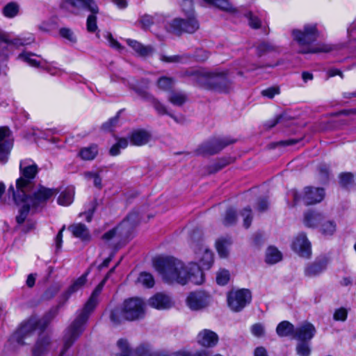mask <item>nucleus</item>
<instances>
[{
    "label": "nucleus",
    "instance_id": "7",
    "mask_svg": "<svg viewBox=\"0 0 356 356\" xmlns=\"http://www.w3.org/2000/svg\"><path fill=\"white\" fill-rule=\"evenodd\" d=\"M47 324L44 320L32 317L23 323L17 330L13 334V339L19 344L26 343L25 339L31 336L35 331L44 330Z\"/></svg>",
    "mask_w": 356,
    "mask_h": 356
},
{
    "label": "nucleus",
    "instance_id": "38",
    "mask_svg": "<svg viewBox=\"0 0 356 356\" xmlns=\"http://www.w3.org/2000/svg\"><path fill=\"white\" fill-rule=\"evenodd\" d=\"M87 275L88 273L82 275L72 283L66 292V299H67L72 293L76 292L85 285L87 281Z\"/></svg>",
    "mask_w": 356,
    "mask_h": 356
},
{
    "label": "nucleus",
    "instance_id": "33",
    "mask_svg": "<svg viewBox=\"0 0 356 356\" xmlns=\"http://www.w3.org/2000/svg\"><path fill=\"white\" fill-rule=\"evenodd\" d=\"M69 229L74 236L82 241L88 240L90 234L86 226L81 223L74 224L69 227Z\"/></svg>",
    "mask_w": 356,
    "mask_h": 356
},
{
    "label": "nucleus",
    "instance_id": "21",
    "mask_svg": "<svg viewBox=\"0 0 356 356\" xmlns=\"http://www.w3.org/2000/svg\"><path fill=\"white\" fill-rule=\"evenodd\" d=\"M197 343L204 348L215 347L219 341L216 332L209 329H203L198 332L196 337Z\"/></svg>",
    "mask_w": 356,
    "mask_h": 356
},
{
    "label": "nucleus",
    "instance_id": "35",
    "mask_svg": "<svg viewBox=\"0 0 356 356\" xmlns=\"http://www.w3.org/2000/svg\"><path fill=\"white\" fill-rule=\"evenodd\" d=\"M296 327L289 321H284L278 324L276 328L277 334L282 337L292 336L295 334Z\"/></svg>",
    "mask_w": 356,
    "mask_h": 356
},
{
    "label": "nucleus",
    "instance_id": "40",
    "mask_svg": "<svg viewBox=\"0 0 356 356\" xmlns=\"http://www.w3.org/2000/svg\"><path fill=\"white\" fill-rule=\"evenodd\" d=\"M296 351L298 356H310L312 353L310 342L298 341L296 347Z\"/></svg>",
    "mask_w": 356,
    "mask_h": 356
},
{
    "label": "nucleus",
    "instance_id": "57",
    "mask_svg": "<svg viewBox=\"0 0 356 356\" xmlns=\"http://www.w3.org/2000/svg\"><path fill=\"white\" fill-rule=\"evenodd\" d=\"M95 203L94 202H90L88 208L84 212L80 213L81 217H83L88 222H90L92 219L93 212L95 209Z\"/></svg>",
    "mask_w": 356,
    "mask_h": 356
},
{
    "label": "nucleus",
    "instance_id": "36",
    "mask_svg": "<svg viewBox=\"0 0 356 356\" xmlns=\"http://www.w3.org/2000/svg\"><path fill=\"white\" fill-rule=\"evenodd\" d=\"M282 258V253L280 251L274 246H270L266 251V262L269 264H274L280 261Z\"/></svg>",
    "mask_w": 356,
    "mask_h": 356
},
{
    "label": "nucleus",
    "instance_id": "19",
    "mask_svg": "<svg viewBox=\"0 0 356 356\" xmlns=\"http://www.w3.org/2000/svg\"><path fill=\"white\" fill-rule=\"evenodd\" d=\"M72 13H78L79 10L86 9L92 13H98L99 8L94 0H68L63 6Z\"/></svg>",
    "mask_w": 356,
    "mask_h": 356
},
{
    "label": "nucleus",
    "instance_id": "62",
    "mask_svg": "<svg viewBox=\"0 0 356 356\" xmlns=\"http://www.w3.org/2000/svg\"><path fill=\"white\" fill-rule=\"evenodd\" d=\"M118 116L113 118L102 125V129L104 130L108 131H112L113 129L115 127V124L118 122Z\"/></svg>",
    "mask_w": 356,
    "mask_h": 356
},
{
    "label": "nucleus",
    "instance_id": "29",
    "mask_svg": "<svg viewBox=\"0 0 356 356\" xmlns=\"http://www.w3.org/2000/svg\"><path fill=\"white\" fill-rule=\"evenodd\" d=\"M25 196H26V195L24 196L21 195L22 200H16L13 197V195H12V200H10L9 198V202L13 201L16 204L21 205V207H22L19 210V214L16 217V220L18 224H22L24 222V220L26 218L27 215L29 212L30 208H32V207L31 205H29V204H28V202H26Z\"/></svg>",
    "mask_w": 356,
    "mask_h": 356
},
{
    "label": "nucleus",
    "instance_id": "44",
    "mask_svg": "<svg viewBox=\"0 0 356 356\" xmlns=\"http://www.w3.org/2000/svg\"><path fill=\"white\" fill-rule=\"evenodd\" d=\"M168 100L173 105L181 106L186 101V96L181 92H173L170 95Z\"/></svg>",
    "mask_w": 356,
    "mask_h": 356
},
{
    "label": "nucleus",
    "instance_id": "48",
    "mask_svg": "<svg viewBox=\"0 0 356 356\" xmlns=\"http://www.w3.org/2000/svg\"><path fill=\"white\" fill-rule=\"evenodd\" d=\"M41 70H43L50 74L52 76L60 75L62 73V70L54 65V63H49L44 60V65L42 67Z\"/></svg>",
    "mask_w": 356,
    "mask_h": 356
},
{
    "label": "nucleus",
    "instance_id": "17",
    "mask_svg": "<svg viewBox=\"0 0 356 356\" xmlns=\"http://www.w3.org/2000/svg\"><path fill=\"white\" fill-rule=\"evenodd\" d=\"M195 259L200 263V266L195 262L202 271V269H209L211 268L213 261V252L203 244L196 245L194 248Z\"/></svg>",
    "mask_w": 356,
    "mask_h": 356
},
{
    "label": "nucleus",
    "instance_id": "5",
    "mask_svg": "<svg viewBox=\"0 0 356 356\" xmlns=\"http://www.w3.org/2000/svg\"><path fill=\"white\" fill-rule=\"evenodd\" d=\"M20 177L16 181V190L13 186L8 188V193L12 194L16 200H22L21 195L30 193L33 186V179L38 172L37 164L31 159H24L19 163Z\"/></svg>",
    "mask_w": 356,
    "mask_h": 356
},
{
    "label": "nucleus",
    "instance_id": "51",
    "mask_svg": "<svg viewBox=\"0 0 356 356\" xmlns=\"http://www.w3.org/2000/svg\"><path fill=\"white\" fill-rule=\"evenodd\" d=\"M97 13H91V14L88 17V19H87V22H86L87 30H88V31L91 32V33L95 32L97 29V17L95 15Z\"/></svg>",
    "mask_w": 356,
    "mask_h": 356
},
{
    "label": "nucleus",
    "instance_id": "52",
    "mask_svg": "<svg viewBox=\"0 0 356 356\" xmlns=\"http://www.w3.org/2000/svg\"><path fill=\"white\" fill-rule=\"evenodd\" d=\"M84 177L87 179H93L94 186L97 188H102V178L99 174L94 172H86L84 173Z\"/></svg>",
    "mask_w": 356,
    "mask_h": 356
},
{
    "label": "nucleus",
    "instance_id": "53",
    "mask_svg": "<svg viewBox=\"0 0 356 356\" xmlns=\"http://www.w3.org/2000/svg\"><path fill=\"white\" fill-rule=\"evenodd\" d=\"M60 35L69 42H75L76 41V35L74 32L67 28H62L59 31Z\"/></svg>",
    "mask_w": 356,
    "mask_h": 356
},
{
    "label": "nucleus",
    "instance_id": "49",
    "mask_svg": "<svg viewBox=\"0 0 356 356\" xmlns=\"http://www.w3.org/2000/svg\"><path fill=\"white\" fill-rule=\"evenodd\" d=\"M157 84L159 88L163 90H168L174 84V80L170 77L163 76L158 80Z\"/></svg>",
    "mask_w": 356,
    "mask_h": 356
},
{
    "label": "nucleus",
    "instance_id": "60",
    "mask_svg": "<svg viewBox=\"0 0 356 356\" xmlns=\"http://www.w3.org/2000/svg\"><path fill=\"white\" fill-rule=\"evenodd\" d=\"M353 180V175L350 172L342 173L340 175V183L341 185L346 186Z\"/></svg>",
    "mask_w": 356,
    "mask_h": 356
},
{
    "label": "nucleus",
    "instance_id": "10",
    "mask_svg": "<svg viewBox=\"0 0 356 356\" xmlns=\"http://www.w3.org/2000/svg\"><path fill=\"white\" fill-rule=\"evenodd\" d=\"M294 204H298L300 200L305 204L309 205L321 202L325 196V192L322 188L306 187L302 194H299L295 191H291Z\"/></svg>",
    "mask_w": 356,
    "mask_h": 356
},
{
    "label": "nucleus",
    "instance_id": "47",
    "mask_svg": "<svg viewBox=\"0 0 356 356\" xmlns=\"http://www.w3.org/2000/svg\"><path fill=\"white\" fill-rule=\"evenodd\" d=\"M241 216L243 218V227L246 229L250 227L252 220V213L250 208H244L241 213Z\"/></svg>",
    "mask_w": 356,
    "mask_h": 356
},
{
    "label": "nucleus",
    "instance_id": "30",
    "mask_svg": "<svg viewBox=\"0 0 356 356\" xmlns=\"http://www.w3.org/2000/svg\"><path fill=\"white\" fill-rule=\"evenodd\" d=\"M20 4L16 1H10L6 3L2 8L3 15L8 19H13L20 14Z\"/></svg>",
    "mask_w": 356,
    "mask_h": 356
},
{
    "label": "nucleus",
    "instance_id": "15",
    "mask_svg": "<svg viewBox=\"0 0 356 356\" xmlns=\"http://www.w3.org/2000/svg\"><path fill=\"white\" fill-rule=\"evenodd\" d=\"M13 147V139L10 131L6 127H0V163L6 164Z\"/></svg>",
    "mask_w": 356,
    "mask_h": 356
},
{
    "label": "nucleus",
    "instance_id": "59",
    "mask_svg": "<svg viewBox=\"0 0 356 356\" xmlns=\"http://www.w3.org/2000/svg\"><path fill=\"white\" fill-rule=\"evenodd\" d=\"M279 93L280 88L278 87H270L261 91V95L264 97H266L269 99L273 98L276 95H278Z\"/></svg>",
    "mask_w": 356,
    "mask_h": 356
},
{
    "label": "nucleus",
    "instance_id": "28",
    "mask_svg": "<svg viewBox=\"0 0 356 356\" xmlns=\"http://www.w3.org/2000/svg\"><path fill=\"white\" fill-rule=\"evenodd\" d=\"M232 244V238L229 236L220 237L216 241V248L220 257H228Z\"/></svg>",
    "mask_w": 356,
    "mask_h": 356
},
{
    "label": "nucleus",
    "instance_id": "58",
    "mask_svg": "<svg viewBox=\"0 0 356 356\" xmlns=\"http://www.w3.org/2000/svg\"><path fill=\"white\" fill-rule=\"evenodd\" d=\"M275 49L273 44L268 42H262L257 47L259 54L275 51Z\"/></svg>",
    "mask_w": 356,
    "mask_h": 356
},
{
    "label": "nucleus",
    "instance_id": "37",
    "mask_svg": "<svg viewBox=\"0 0 356 356\" xmlns=\"http://www.w3.org/2000/svg\"><path fill=\"white\" fill-rule=\"evenodd\" d=\"M74 189L73 187H68L61 192L58 198V203L62 206H68L72 204L74 200Z\"/></svg>",
    "mask_w": 356,
    "mask_h": 356
},
{
    "label": "nucleus",
    "instance_id": "43",
    "mask_svg": "<svg viewBox=\"0 0 356 356\" xmlns=\"http://www.w3.org/2000/svg\"><path fill=\"white\" fill-rule=\"evenodd\" d=\"M337 229V225L334 221L327 220L323 222L321 226V232L325 236H332Z\"/></svg>",
    "mask_w": 356,
    "mask_h": 356
},
{
    "label": "nucleus",
    "instance_id": "56",
    "mask_svg": "<svg viewBox=\"0 0 356 356\" xmlns=\"http://www.w3.org/2000/svg\"><path fill=\"white\" fill-rule=\"evenodd\" d=\"M246 17L248 19L249 24L254 29H258L260 27L261 22L259 18L255 16L252 12H249L246 14Z\"/></svg>",
    "mask_w": 356,
    "mask_h": 356
},
{
    "label": "nucleus",
    "instance_id": "22",
    "mask_svg": "<svg viewBox=\"0 0 356 356\" xmlns=\"http://www.w3.org/2000/svg\"><path fill=\"white\" fill-rule=\"evenodd\" d=\"M148 305L156 309H168L174 305L172 298L168 294L157 293L148 300Z\"/></svg>",
    "mask_w": 356,
    "mask_h": 356
},
{
    "label": "nucleus",
    "instance_id": "4",
    "mask_svg": "<svg viewBox=\"0 0 356 356\" xmlns=\"http://www.w3.org/2000/svg\"><path fill=\"white\" fill-rule=\"evenodd\" d=\"M319 33L314 24H305L301 29L292 31V36L300 47V52L303 54L327 52L331 48L326 44H313Z\"/></svg>",
    "mask_w": 356,
    "mask_h": 356
},
{
    "label": "nucleus",
    "instance_id": "46",
    "mask_svg": "<svg viewBox=\"0 0 356 356\" xmlns=\"http://www.w3.org/2000/svg\"><path fill=\"white\" fill-rule=\"evenodd\" d=\"M216 279L218 284L224 286L229 281L230 273L227 270L220 269L217 272Z\"/></svg>",
    "mask_w": 356,
    "mask_h": 356
},
{
    "label": "nucleus",
    "instance_id": "32",
    "mask_svg": "<svg viewBox=\"0 0 356 356\" xmlns=\"http://www.w3.org/2000/svg\"><path fill=\"white\" fill-rule=\"evenodd\" d=\"M126 42L127 44L140 56H147L151 54L153 51V49L150 46H144L136 40L127 39Z\"/></svg>",
    "mask_w": 356,
    "mask_h": 356
},
{
    "label": "nucleus",
    "instance_id": "39",
    "mask_svg": "<svg viewBox=\"0 0 356 356\" xmlns=\"http://www.w3.org/2000/svg\"><path fill=\"white\" fill-rule=\"evenodd\" d=\"M97 147L92 145L81 149L79 156L83 160H92L97 154Z\"/></svg>",
    "mask_w": 356,
    "mask_h": 356
},
{
    "label": "nucleus",
    "instance_id": "3",
    "mask_svg": "<svg viewBox=\"0 0 356 356\" xmlns=\"http://www.w3.org/2000/svg\"><path fill=\"white\" fill-rule=\"evenodd\" d=\"M145 315V303L138 298L125 300L120 307L111 311L110 321L113 325H118L124 321H134L143 318Z\"/></svg>",
    "mask_w": 356,
    "mask_h": 356
},
{
    "label": "nucleus",
    "instance_id": "2",
    "mask_svg": "<svg viewBox=\"0 0 356 356\" xmlns=\"http://www.w3.org/2000/svg\"><path fill=\"white\" fill-rule=\"evenodd\" d=\"M115 268V266L111 268L107 273L106 277L96 286L83 309L80 311L76 318L66 329L63 337V346L60 356L65 355L67 350L72 346L74 341L83 332L84 325L88 321L90 314L92 312L98 302V296L102 292L106 280L109 275L113 273Z\"/></svg>",
    "mask_w": 356,
    "mask_h": 356
},
{
    "label": "nucleus",
    "instance_id": "24",
    "mask_svg": "<svg viewBox=\"0 0 356 356\" xmlns=\"http://www.w3.org/2000/svg\"><path fill=\"white\" fill-rule=\"evenodd\" d=\"M136 91L141 98L146 101L150 102L158 113L161 115H168L175 121H178L177 118L174 115L168 112L167 108L162 103L152 97L149 93L147 92V91L142 89H136Z\"/></svg>",
    "mask_w": 356,
    "mask_h": 356
},
{
    "label": "nucleus",
    "instance_id": "26",
    "mask_svg": "<svg viewBox=\"0 0 356 356\" xmlns=\"http://www.w3.org/2000/svg\"><path fill=\"white\" fill-rule=\"evenodd\" d=\"M232 143V141H229L227 139L214 140L211 143L202 145L201 147L202 152L209 154H214Z\"/></svg>",
    "mask_w": 356,
    "mask_h": 356
},
{
    "label": "nucleus",
    "instance_id": "9",
    "mask_svg": "<svg viewBox=\"0 0 356 356\" xmlns=\"http://www.w3.org/2000/svg\"><path fill=\"white\" fill-rule=\"evenodd\" d=\"M199 29V23L195 15L185 16L184 18H176L170 24V31L176 34L183 32L192 33Z\"/></svg>",
    "mask_w": 356,
    "mask_h": 356
},
{
    "label": "nucleus",
    "instance_id": "18",
    "mask_svg": "<svg viewBox=\"0 0 356 356\" xmlns=\"http://www.w3.org/2000/svg\"><path fill=\"white\" fill-rule=\"evenodd\" d=\"M56 346V343L52 341L49 336H42L36 341L32 349V356H47Z\"/></svg>",
    "mask_w": 356,
    "mask_h": 356
},
{
    "label": "nucleus",
    "instance_id": "25",
    "mask_svg": "<svg viewBox=\"0 0 356 356\" xmlns=\"http://www.w3.org/2000/svg\"><path fill=\"white\" fill-rule=\"evenodd\" d=\"M151 139V134L144 129L134 130L130 135V142L133 145L143 146Z\"/></svg>",
    "mask_w": 356,
    "mask_h": 356
},
{
    "label": "nucleus",
    "instance_id": "23",
    "mask_svg": "<svg viewBox=\"0 0 356 356\" xmlns=\"http://www.w3.org/2000/svg\"><path fill=\"white\" fill-rule=\"evenodd\" d=\"M328 260L326 257L316 259L314 262L308 264L305 268V275L309 277L319 275L327 268Z\"/></svg>",
    "mask_w": 356,
    "mask_h": 356
},
{
    "label": "nucleus",
    "instance_id": "12",
    "mask_svg": "<svg viewBox=\"0 0 356 356\" xmlns=\"http://www.w3.org/2000/svg\"><path fill=\"white\" fill-rule=\"evenodd\" d=\"M140 220L141 217L140 213L138 211H134L127 216V218L124 220L119 226L105 233L103 236V238L109 241L118 234H123L124 229L128 232L134 226L138 225Z\"/></svg>",
    "mask_w": 356,
    "mask_h": 356
},
{
    "label": "nucleus",
    "instance_id": "31",
    "mask_svg": "<svg viewBox=\"0 0 356 356\" xmlns=\"http://www.w3.org/2000/svg\"><path fill=\"white\" fill-rule=\"evenodd\" d=\"M323 217L321 213L309 211L305 213L304 216V224L308 227H316L323 220Z\"/></svg>",
    "mask_w": 356,
    "mask_h": 356
},
{
    "label": "nucleus",
    "instance_id": "34",
    "mask_svg": "<svg viewBox=\"0 0 356 356\" xmlns=\"http://www.w3.org/2000/svg\"><path fill=\"white\" fill-rule=\"evenodd\" d=\"M208 5L215 6L222 10L234 13L236 10L230 0H202Z\"/></svg>",
    "mask_w": 356,
    "mask_h": 356
},
{
    "label": "nucleus",
    "instance_id": "13",
    "mask_svg": "<svg viewBox=\"0 0 356 356\" xmlns=\"http://www.w3.org/2000/svg\"><path fill=\"white\" fill-rule=\"evenodd\" d=\"M210 303L211 296L202 291L191 292L186 299V306L193 312L202 311L207 308Z\"/></svg>",
    "mask_w": 356,
    "mask_h": 356
},
{
    "label": "nucleus",
    "instance_id": "41",
    "mask_svg": "<svg viewBox=\"0 0 356 356\" xmlns=\"http://www.w3.org/2000/svg\"><path fill=\"white\" fill-rule=\"evenodd\" d=\"M237 221V214L236 211L232 209H228L222 218V224L225 226H231L234 225Z\"/></svg>",
    "mask_w": 356,
    "mask_h": 356
},
{
    "label": "nucleus",
    "instance_id": "27",
    "mask_svg": "<svg viewBox=\"0 0 356 356\" xmlns=\"http://www.w3.org/2000/svg\"><path fill=\"white\" fill-rule=\"evenodd\" d=\"M18 58L26 63L31 67L41 69L44 65V59L41 58L40 56L34 54L31 52L24 51L18 56Z\"/></svg>",
    "mask_w": 356,
    "mask_h": 356
},
{
    "label": "nucleus",
    "instance_id": "11",
    "mask_svg": "<svg viewBox=\"0 0 356 356\" xmlns=\"http://www.w3.org/2000/svg\"><path fill=\"white\" fill-rule=\"evenodd\" d=\"M252 299L251 292L248 289H239L229 293L227 303L229 308L234 312H240Z\"/></svg>",
    "mask_w": 356,
    "mask_h": 356
},
{
    "label": "nucleus",
    "instance_id": "8",
    "mask_svg": "<svg viewBox=\"0 0 356 356\" xmlns=\"http://www.w3.org/2000/svg\"><path fill=\"white\" fill-rule=\"evenodd\" d=\"M57 193L56 189L39 186L32 193L31 195H29V193H26L25 200L32 208H38L43 207Z\"/></svg>",
    "mask_w": 356,
    "mask_h": 356
},
{
    "label": "nucleus",
    "instance_id": "50",
    "mask_svg": "<svg viewBox=\"0 0 356 356\" xmlns=\"http://www.w3.org/2000/svg\"><path fill=\"white\" fill-rule=\"evenodd\" d=\"M161 60L165 63H185L187 58L183 56L174 55V56H161Z\"/></svg>",
    "mask_w": 356,
    "mask_h": 356
},
{
    "label": "nucleus",
    "instance_id": "63",
    "mask_svg": "<svg viewBox=\"0 0 356 356\" xmlns=\"http://www.w3.org/2000/svg\"><path fill=\"white\" fill-rule=\"evenodd\" d=\"M268 207V202L266 198H261L258 200L256 209L259 212H263L266 211Z\"/></svg>",
    "mask_w": 356,
    "mask_h": 356
},
{
    "label": "nucleus",
    "instance_id": "16",
    "mask_svg": "<svg viewBox=\"0 0 356 356\" xmlns=\"http://www.w3.org/2000/svg\"><path fill=\"white\" fill-rule=\"evenodd\" d=\"M291 248L302 257L308 258L312 254L311 243L304 233H300L294 237Z\"/></svg>",
    "mask_w": 356,
    "mask_h": 356
},
{
    "label": "nucleus",
    "instance_id": "45",
    "mask_svg": "<svg viewBox=\"0 0 356 356\" xmlns=\"http://www.w3.org/2000/svg\"><path fill=\"white\" fill-rule=\"evenodd\" d=\"M128 140L125 138H119L117 143L113 145L111 149L110 153L112 156H117L120 154L121 149H125L128 146Z\"/></svg>",
    "mask_w": 356,
    "mask_h": 356
},
{
    "label": "nucleus",
    "instance_id": "61",
    "mask_svg": "<svg viewBox=\"0 0 356 356\" xmlns=\"http://www.w3.org/2000/svg\"><path fill=\"white\" fill-rule=\"evenodd\" d=\"M347 318V311L343 308H340L334 314V318L336 321H344Z\"/></svg>",
    "mask_w": 356,
    "mask_h": 356
},
{
    "label": "nucleus",
    "instance_id": "64",
    "mask_svg": "<svg viewBox=\"0 0 356 356\" xmlns=\"http://www.w3.org/2000/svg\"><path fill=\"white\" fill-rule=\"evenodd\" d=\"M141 24L145 29L149 28L154 22V17L151 15H144L140 19Z\"/></svg>",
    "mask_w": 356,
    "mask_h": 356
},
{
    "label": "nucleus",
    "instance_id": "14",
    "mask_svg": "<svg viewBox=\"0 0 356 356\" xmlns=\"http://www.w3.org/2000/svg\"><path fill=\"white\" fill-rule=\"evenodd\" d=\"M0 40L8 46L20 47L32 44L35 41L32 33H22L15 35L12 33H2L0 35Z\"/></svg>",
    "mask_w": 356,
    "mask_h": 356
},
{
    "label": "nucleus",
    "instance_id": "42",
    "mask_svg": "<svg viewBox=\"0 0 356 356\" xmlns=\"http://www.w3.org/2000/svg\"><path fill=\"white\" fill-rule=\"evenodd\" d=\"M137 282L147 288H151L154 285L153 276L146 272H143L139 275Z\"/></svg>",
    "mask_w": 356,
    "mask_h": 356
},
{
    "label": "nucleus",
    "instance_id": "54",
    "mask_svg": "<svg viewBox=\"0 0 356 356\" xmlns=\"http://www.w3.org/2000/svg\"><path fill=\"white\" fill-rule=\"evenodd\" d=\"M251 333L256 337H261L265 334L264 326L261 323H255L250 327Z\"/></svg>",
    "mask_w": 356,
    "mask_h": 356
},
{
    "label": "nucleus",
    "instance_id": "1",
    "mask_svg": "<svg viewBox=\"0 0 356 356\" xmlns=\"http://www.w3.org/2000/svg\"><path fill=\"white\" fill-rule=\"evenodd\" d=\"M154 267L163 280L168 284L186 285L192 283L196 285L204 282V275L194 262L185 264L173 257H165L154 261Z\"/></svg>",
    "mask_w": 356,
    "mask_h": 356
},
{
    "label": "nucleus",
    "instance_id": "20",
    "mask_svg": "<svg viewBox=\"0 0 356 356\" xmlns=\"http://www.w3.org/2000/svg\"><path fill=\"white\" fill-rule=\"evenodd\" d=\"M316 332L314 325L309 322H304L297 326L293 334V339L298 341H310L314 338Z\"/></svg>",
    "mask_w": 356,
    "mask_h": 356
},
{
    "label": "nucleus",
    "instance_id": "55",
    "mask_svg": "<svg viewBox=\"0 0 356 356\" xmlns=\"http://www.w3.org/2000/svg\"><path fill=\"white\" fill-rule=\"evenodd\" d=\"M181 6L183 12L185 13V16L190 15V14L191 15H195L192 0H183Z\"/></svg>",
    "mask_w": 356,
    "mask_h": 356
},
{
    "label": "nucleus",
    "instance_id": "6",
    "mask_svg": "<svg viewBox=\"0 0 356 356\" xmlns=\"http://www.w3.org/2000/svg\"><path fill=\"white\" fill-rule=\"evenodd\" d=\"M199 83L216 92L227 93L232 89V82L228 70H200L195 73Z\"/></svg>",
    "mask_w": 356,
    "mask_h": 356
}]
</instances>
